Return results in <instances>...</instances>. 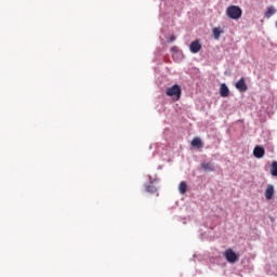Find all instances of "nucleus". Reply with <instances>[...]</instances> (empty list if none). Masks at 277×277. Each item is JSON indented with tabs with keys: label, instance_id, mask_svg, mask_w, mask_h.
Listing matches in <instances>:
<instances>
[{
	"label": "nucleus",
	"instance_id": "f257e3e1",
	"mask_svg": "<svg viewBox=\"0 0 277 277\" xmlns=\"http://www.w3.org/2000/svg\"><path fill=\"white\" fill-rule=\"evenodd\" d=\"M226 14L229 18H233V21H238V18H241V8L237 5H230L226 10Z\"/></svg>",
	"mask_w": 277,
	"mask_h": 277
},
{
	"label": "nucleus",
	"instance_id": "f03ea898",
	"mask_svg": "<svg viewBox=\"0 0 277 277\" xmlns=\"http://www.w3.org/2000/svg\"><path fill=\"white\" fill-rule=\"evenodd\" d=\"M166 94L172 98V101H179V98H181V87L179 84H174L167 89Z\"/></svg>",
	"mask_w": 277,
	"mask_h": 277
},
{
	"label": "nucleus",
	"instance_id": "7ed1b4c3",
	"mask_svg": "<svg viewBox=\"0 0 277 277\" xmlns=\"http://www.w3.org/2000/svg\"><path fill=\"white\" fill-rule=\"evenodd\" d=\"M223 256L228 263H237V261H239V255H237L233 249H226Z\"/></svg>",
	"mask_w": 277,
	"mask_h": 277
},
{
	"label": "nucleus",
	"instance_id": "20e7f679",
	"mask_svg": "<svg viewBox=\"0 0 277 277\" xmlns=\"http://www.w3.org/2000/svg\"><path fill=\"white\" fill-rule=\"evenodd\" d=\"M253 156L256 159H263V157H265V148H263L261 146H255L253 149Z\"/></svg>",
	"mask_w": 277,
	"mask_h": 277
},
{
	"label": "nucleus",
	"instance_id": "39448f33",
	"mask_svg": "<svg viewBox=\"0 0 277 277\" xmlns=\"http://www.w3.org/2000/svg\"><path fill=\"white\" fill-rule=\"evenodd\" d=\"M274 185L268 184L264 193L266 200H272V198H274Z\"/></svg>",
	"mask_w": 277,
	"mask_h": 277
},
{
	"label": "nucleus",
	"instance_id": "423d86ee",
	"mask_svg": "<svg viewBox=\"0 0 277 277\" xmlns=\"http://www.w3.org/2000/svg\"><path fill=\"white\" fill-rule=\"evenodd\" d=\"M202 49L200 41H193L189 45V50L192 53H198Z\"/></svg>",
	"mask_w": 277,
	"mask_h": 277
},
{
	"label": "nucleus",
	"instance_id": "0eeeda50",
	"mask_svg": "<svg viewBox=\"0 0 277 277\" xmlns=\"http://www.w3.org/2000/svg\"><path fill=\"white\" fill-rule=\"evenodd\" d=\"M235 85L239 90V92H246V90H248V85L246 84V79L243 78L237 81Z\"/></svg>",
	"mask_w": 277,
	"mask_h": 277
},
{
	"label": "nucleus",
	"instance_id": "6e6552de",
	"mask_svg": "<svg viewBox=\"0 0 277 277\" xmlns=\"http://www.w3.org/2000/svg\"><path fill=\"white\" fill-rule=\"evenodd\" d=\"M230 94V91L228 90V87H226L225 83H222L220 87V95L223 98H226V96H228Z\"/></svg>",
	"mask_w": 277,
	"mask_h": 277
},
{
	"label": "nucleus",
	"instance_id": "1a4fd4ad",
	"mask_svg": "<svg viewBox=\"0 0 277 277\" xmlns=\"http://www.w3.org/2000/svg\"><path fill=\"white\" fill-rule=\"evenodd\" d=\"M201 168L205 172H213L215 170V167H213V163L211 162H203Z\"/></svg>",
	"mask_w": 277,
	"mask_h": 277
},
{
	"label": "nucleus",
	"instance_id": "9d476101",
	"mask_svg": "<svg viewBox=\"0 0 277 277\" xmlns=\"http://www.w3.org/2000/svg\"><path fill=\"white\" fill-rule=\"evenodd\" d=\"M190 144L194 148H202V140L200 137L193 138Z\"/></svg>",
	"mask_w": 277,
	"mask_h": 277
},
{
	"label": "nucleus",
	"instance_id": "9b49d317",
	"mask_svg": "<svg viewBox=\"0 0 277 277\" xmlns=\"http://www.w3.org/2000/svg\"><path fill=\"white\" fill-rule=\"evenodd\" d=\"M179 192L180 194H187V183L186 182H181L179 185Z\"/></svg>",
	"mask_w": 277,
	"mask_h": 277
},
{
	"label": "nucleus",
	"instance_id": "f8f14e48",
	"mask_svg": "<svg viewBox=\"0 0 277 277\" xmlns=\"http://www.w3.org/2000/svg\"><path fill=\"white\" fill-rule=\"evenodd\" d=\"M274 14H276V9H274V6H268L265 13L266 18H271Z\"/></svg>",
	"mask_w": 277,
	"mask_h": 277
},
{
	"label": "nucleus",
	"instance_id": "ddd939ff",
	"mask_svg": "<svg viewBox=\"0 0 277 277\" xmlns=\"http://www.w3.org/2000/svg\"><path fill=\"white\" fill-rule=\"evenodd\" d=\"M271 174L272 176H277V161H273L271 164Z\"/></svg>",
	"mask_w": 277,
	"mask_h": 277
},
{
	"label": "nucleus",
	"instance_id": "4468645a",
	"mask_svg": "<svg viewBox=\"0 0 277 277\" xmlns=\"http://www.w3.org/2000/svg\"><path fill=\"white\" fill-rule=\"evenodd\" d=\"M146 192H148L149 194H156L157 187H155V185H148L146 187Z\"/></svg>",
	"mask_w": 277,
	"mask_h": 277
},
{
	"label": "nucleus",
	"instance_id": "2eb2a0df",
	"mask_svg": "<svg viewBox=\"0 0 277 277\" xmlns=\"http://www.w3.org/2000/svg\"><path fill=\"white\" fill-rule=\"evenodd\" d=\"M220 34H222V30H220V28H213V36L215 40L220 38Z\"/></svg>",
	"mask_w": 277,
	"mask_h": 277
}]
</instances>
